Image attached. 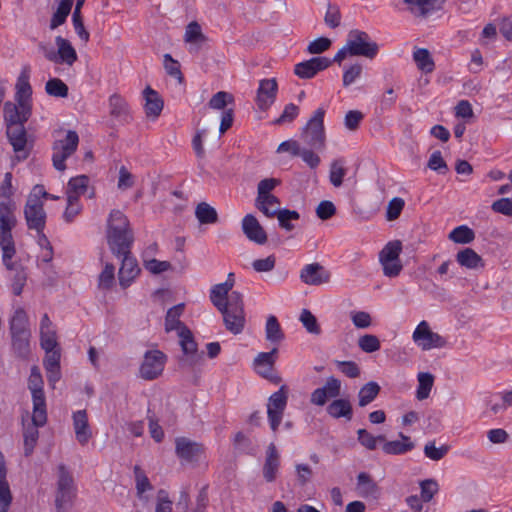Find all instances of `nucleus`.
Segmentation results:
<instances>
[{"mask_svg":"<svg viewBox=\"0 0 512 512\" xmlns=\"http://www.w3.org/2000/svg\"><path fill=\"white\" fill-rule=\"evenodd\" d=\"M234 283V274L229 273L225 282L212 287L210 301L222 314L225 328L237 335L244 330L246 320L242 294L231 291Z\"/></svg>","mask_w":512,"mask_h":512,"instance_id":"f257e3e1","label":"nucleus"},{"mask_svg":"<svg viewBox=\"0 0 512 512\" xmlns=\"http://www.w3.org/2000/svg\"><path fill=\"white\" fill-rule=\"evenodd\" d=\"M14 194L12 186V174L7 172L0 186V247L3 263L7 269L12 270L11 262L16 253L12 236V229L16 226L15 204L10 199Z\"/></svg>","mask_w":512,"mask_h":512,"instance_id":"f03ea898","label":"nucleus"},{"mask_svg":"<svg viewBox=\"0 0 512 512\" xmlns=\"http://www.w3.org/2000/svg\"><path fill=\"white\" fill-rule=\"evenodd\" d=\"M379 47L365 31L353 29L348 33L345 45L336 53L333 61L341 63L347 57L363 56L373 59Z\"/></svg>","mask_w":512,"mask_h":512,"instance_id":"7ed1b4c3","label":"nucleus"},{"mask_svg":"<svg viewBox=\"0 0 512 512\" xmlns=\"http://www.w3.org/2000/svg\"><path fill=\"white\" fill-rule=\"evenodd\" d=\"M44 382L37 366L31 368L28 378V389L32 395L33 421L38 425H45L47 422L46 398L43 390Z\"/></svg>","mask_w":512,"mask_h":512,"instance_id":"20e7f679","label":"nucleus"},{"mask_svg":"<svg viewBox=\"0 0 512 512\" xmlns=\"http://www.w3.org/2000/svg\"><path fill=\"white\" fill-rule=\"evenodd\" d=\"M325 110L320 107L316 109L306 125L302 128L301 139L310 147L322 150L326 144V133L324 128Z\"/></svg>","mask_w":512,"mask_h":512,"instance_id":"39448f33","label":"nucleus"},{"mask_svg":"<svg viewBox=\"0 0 512 512\" xmlns=\"http://www.w3.org/2000/svg\"><path fill=\"white\" fill-rule=\"evenodd\" d=\"M75 497L74 480L65 465L58 466L55 507L57 512H70Z\"/></svg>","mask_w":512,"mask_h":512,"instance_id":"423d86ee","label":"nucleus"},{"mask_svg":"<svg viewBox=\"0 0 512 512\" xmlns=\"http://www.w3.org/2000/svg\"><path fill=\"white\" fill-rule=\"evenodd\" d=\"M79 144V136L75 131L69 130L63 138H57L52 146L53 166L58 171L66 169L65 161L74 154Z\"/></svg>","mask_w":512,"mask_h":512,"instance_id":"0eeeda50","label":"nucleus"},{"mask_svg":"<svg viewBox=\"0 0 512 512\" xmlns=\"http://www.w3.org/2000/svg\"><path fill=\"white\" fill-rule=\"evenodd\" d=\"M402 251V243L399 240L388 242L379 253V262L382 265L385 276L393 278L397 277L403 265L400 260Z\"/></svg>","mask_w":512,"mask_h":512,"instance_id":"6e6552de","label":"nucleus"},{"mask_svg":"<svg viewBox=\"0 0 512 512\" xmlns=\"http://www.w3.org/2000/svg\"><path fill=\"white\" fill-rule=\"evenodd\" d=\"M412 340L422 351L439 349L446 346V339L431 330L427 321H421L412 333Z\"/></svg>","mask_w":512,"mask_h":512,"instance_id":"1a4fd4ad","label":"nucleus"},{"mask_svg":"<svg viewBox=\"0 0 512 512\" xmlns=\"http://www.w3.org/2000/svg\"><path fill=\"white\" fill-rule=\"evenodd\" d=\"M55 43L57 51L42 47L45 58L56 64L72 66L78 59L76 50L72 44L61 36L55 38Z\"/></svg>","mask_w":512,"mask_h":512,"instance_id":"9d476101","label":"nucleus"},{"mask_svg":"<svg viewBox=\"0 0 512 512\" xmlns=\"http://www.w3.org/2000/svg\"><path fill=\"white\" fill-rule=\"evenodd\" d=\"M167 357L160 350H149L144 354L142 364L139 369L140 377L144 380H154L158 378L166 363Z\"/></svg>","mask_w":512,"mask_h":512,"instance_id":"9b49d317","label":"nucleus"},{"mask_svg":"<svg viewBox=\"0 0 512 512\" xmlns=\"http://www.w3.org/2000/svg\"><path fill=\"white\" fill-rule=\"evenodd\" d=\"M288 393L285 386L274 392L268 399L267 415L270 427L275 432L283 418L285 408L287 406Z\"/></svg>","mask_w":512,"mask_h":512,"instance_id":"f8f14e48","label":"nucleus"},{"mask_svg":"<svg viewBox=\"0 0 512 512\" xmlns=\"http://www.w3.org/2000/svg\"><path fill=\"white\" fill-rule=\"evenodd\" d=\"M24 216L29 229L41 233L46 223V212L43 203H38L35 197H28L25 207Z\"/></svg>","mask_w":512,"mask_h":512,"instance_id":"ddd939ff","label":"nucleus"},{"mask_svg":"<svg viewBox=\"0 0 512 512\" xmlns=\"http://www.w3.org/2000/svg\"><path fill=\"white\" fill-rule=\"evenodd\" d=\"M341 393V381L333 376L327 378L322 387L311 393L310 402L316 406H324L328 399L337 398Z\"/></svg>","mask_w":512,"mask_h":512,"instance_id":"4468645a","label":"nucleus"},{"mask_svg":"<svg viewBox=\"0 0 512 512\" xmlns=\"http://www.w3.org/2000/svg\"><path fill=\"white\" fill-rule=\"evenodd\" d=\"M332 63L327 57H314L295 65L294 73L302 79H310L319 71L325 70Z\"/></svg>","mask_w":512,"mask_h":512,"instance_id":"2eb2a0df","label":"nucleus"},{"mask_svg":"<svg viewBox=\"0 0 512 512\" xmlns=\"http://www.w3.org/2000/svg\"><path fill=\"white\" fill-rule=\"evenodd\" d=\"M4 120L9 126L24 124L31 115V106L26 104H15L6 102L4 105Z\"/></svg>","mask_w":512,"mask_h":512,"instance_id":"dca6fc26","label":"nucleus"},{"mask_svg":"<svg viewBox=\"0 0 512 512\" xmlns=\"http://www.w3.org/2000/svg\"><path fill=\"white\" fill-rule=\"evenodd\" d=\"M179 343L182 351L185 355L181 359L183 365L193 366L197 363L199 356L197 354V344L193 339V335L188 327H181V331L178 333Z\"/></svg>","mask_w":512,"mask_h":512,"instance_id":"f3484780","label":"nucleus"},{"mask_svg":"<svg viewBox=\"0 0 512 512\" xmlns=\"http://www.w3.org/2000/svg\"><path fill=\"white\" fill-rule=\"evenodd\" d=\"M107 243L112 253L118 257L130 253L134 236L132 230L106 234Z\"/></svg>","mask_w":512,"mask_h":512,"instance_id":"a211bd4d","label":"nucleus"},{"mask_svg":"<svg viewBox=\"0 0 512 512\" xmlns=\"http://www.w3.org/2000/svg\"><path fill=\"white\" fill-rule=\"evenodd\" d=\"M300 279L307 285L317 286L328 283L330 273L319 263H311L303 267Z\"/></svg>","mask_w":512,"mask_h":512,"instance_id":"6ab92c4d","label":"nucleus"},{"mask_svg":"<svg viewBox=\"0 0 512 512\" xmlns=\"http://www.w3.org/2000/svg\"><path fill=\"white\" fill-rule=\"evenodd\" d=\"M242 230L245 236L256 244L263 245L267 242V234L264 228L252 214H247L242 219Z\"/></svg>","mask_w":512,"mask_h":512,"instance_id":"aec40b11","label":"nucleus"},{"mask_svg":"<svg viewBox=\"0 0 512 512\" xmlns=\"http://www.w3.org/2000/svg\"><path fill=\"white\" fill-rule=\"evenodd\" d=\"M176 453L186 461H197L204 453V448L197 442L181 437L176 439Z\"/></svg>","mask_w":512,"mask_h":512,"instance_id":"412c9836","label":"nucleus"},{"mask_svg":"<svg viewBox=\"0 0 512 512\" xmlns=\"http://www.w3.org/2000/svg\"><path fill=\"white\" fill-rule=\"evenodd\" d=\"M72 419L77 441L81 445H86L92 437V431L89 426L86 410H78L74 412Z\"/></svg>","mask_w":512,"mask_h":512,"instance_id":"4be33fe9","label":"nucleus"},{"mask_svg":"<svg viewBox=\"0 0 512 512\" xmlns=\"http://www.w3.org/2000/svg\"><path fill=\"white\" fill-rule=\"evenodd\" d=\"M277 93L276 79H263L260 81L257 91V104L260 109L266 110L273 104Z\"/></svg>","mask_w":512,"mask_h":512,"instance_id":"5701e85b","label":"nucleus"},{"mask_svg":"<svg viewBox=\"0 0 512 512\" xmlns=\"http://www.w3.org/2000/svg\"><path fill=\"white\" fill-rule=\"evenodd\" d=\"M40 345L44 350H53L58 347L56 330L47 314H44L40 322Z\"/></svg>","mask_w":512,"mask_h":512,"instance_id":"b1692460","label":"nucleus"},{"mask_svg":"<svg viewBox=\"0 0 512 512\" xmlns=\"http://www.w3.org/2000/svg\"><path fill=\"white\" fill-rule=\"evenodd\" d=\"M120 257H123V259L119 269V283L123 288H126L138 275L139 268L136 260L130 255V253L122 254Z\"/></svg>","mask_w":512,"mask_h":512,"instance_id":"393cba45","label":"nucleus"},{"mask_svg":"<svg viewBox=\"0 0 512 512\" xmlns=\"http://www.w3.org/2000/svg\"><path fill=\"white\" fill-rule=\"evenodd\" d=\"M143 96L145 99L144 109L146 116L156 119L163 110L164 103L161 96L149 86L144 89Z\"/></svg>","mask_w":512,"mask_h":512,"instance_id":"a878e982","label":"nucleus"},{"mask_svg":"<svg viewBox=\"0 0 512 512\" xmlns=\"http://www.w3.org/2000/svg\"><path fill=\"white\" fill-rule=\"evenodd\" d=\"M280 466L279 454L274 443H270L266 451V459L263 466V476L267 482L276 479Z\"/></svg>","mask_w":512,"mask_h":512,"instance_id":"bb28decb","label":"nucleus"},{"mask_svg":"<svg viewBox=\"0 0 512 512\" xmlns=\"http://www.w3.org/2000/svg\"><path fill=\"white\" fill-rule=\"evenodd\" d=\"M456 261L466 269L479 270L484 268V260L472 248H464L457 252Z\"/></svg>","mask_w":512,"mask_h":512,"instance_id":"cd10ccee","label":"nucleus"},{"mask_svg":"<svg viewBox=\"0 0 512 512\" xmlns=\"http://www.w3.org/2000/svg\"><path fill=\"white\" fill-rule=\"evenodd\" d=\"M276 353L277 348H274L270 352L259 353L254 360V367L256 371L264 378L272 379V370L275 363Z\"/></svg>","mask_w":512,"mask_h":512,"instance_id":"c85d7f7f","label":"nucleus"},{"mask_svg":"<svg viewBox=\"0 0 512 512\" xmlns=\"http://www.w3.org/2000/svg\"><path fill=\"white\" fill-rule=\"evenodd\" d=\"M255 207L267 218H275L283 209L281 202L275 195L255 198Z\"/></svg>","mask_w":512,"mask_h":512,"instance_id":"c756f323","label":"nucleus"},{"mask_svg":"<svg viewBox=\"0 0 512 512\" xmlns=\"http://www.w3.org/2000/svg\"><path fill=\"white\" fill-rule=\"evenodd\" d=\"M207 40L198 22L192 21L186 26L184 41L191 45V51L197 52Z\"/></svg>","mask_w":512,"mask_h":512,"instance_id":"7c9ffc66","label":"nucleus"},{"mask_svg":"<svg viewBox=\"0 0 512 512\" xmlns=\"http://www.w3.org/2000/svg\"><path fill=\"white\" fill-rule=\"evenodd\" d=\"M356 490L361 497L376 498L379 494V487L373 478L366 472L357 476Z\"/></svg>","mask_w":512,"mask_h":512,"instance_id":"2f4dec72","label":"nucleus"},{"mask_svg":"<svg viewBox=\"0 0 512 512\" xmlns=\"http://www.w3.org/2000/svg\"><path fill=\"white\" fill-rule=\"evenodd\" d=\"M12 501L9 484L6 481V466L2 452H0V512H7Z\"/></svg>","mask_w":512,"mask_h":512,"instance_id":"473e14b6","label":"nucleus"},{"mask_svg":"<svg viewBox=\"0 0 512 512\" xmlns=\"http://www.w3.org/2000/svg\"><path fill=\"white\" fill-rule=\"evenodd\" d=\"M399 437L400 440L388 441L383 444L382 450L384 453L389 455H401L414 448V443L411 441L410 437L403 433H400Z\"/></svg>","mask_w":512,"mask_h":512,"instance_id":"72a5a7b5","label":"nucleus"},{"mask_svg":"<svg viewBox=\"0 0 512 512\" xmlns=\"http://www.w3.org/2000/svg\"><path fill=\"white\" fill-rule=\"evenodd\" d=\"M110 115L122 122L130 121V112L127 102L117 94L109 98Z\"/></svg>","mask_w":512,"mask_h":512,"instance_id":"f704fd0d","label":"nucleus"},{"mask_svg":"<svg viewBox=\"0 0 512 512\" xmlns=\"http://www.w3.org/2000/svg\"><path fill=\"white\" fill-rule=\"evenodd\" d=\"M7 136L15 152H23L27 144L24 124L7 127Z\"/></svg>","mask_w":512,"mask_h":512,"instance_id":"c9c22d12","label":"nucleus"},{"mask_svg":"<svg viewBox=\"0 0 512 512\" xmlns=\"http://www.w3.org/2000/svg\"><path fill=\"white\" fill-rule=\"evenodd\" d=\"M439 0H404L409 11L416 17L425 18L435 10Z\"/></svg>","mask_w":512,"mask_h":512,"instance_id":"e433bc0d","label":"nucleus"},{"mask_svg":"<svg viewBox=\"0 0 512 512\" xmlns=\"http://www.w3.org/2000/svg\"><path fill=\"white\" fill-rule=\"evenodd\" d=\"M327 413L335 419L343 417L346 418L347 420H351V403L347 399H335L327 406Z\"/></svg>","mask_w":512,"mask_h":512,"instance_id":"4c0bfd02","label":"nucleus"},{"mask_svg":"<svg viewBox=\"0 0 512 512\" xmlns=\"http://www.w3.org/2000/svg\"><path fill=\"white\" fill-rule=\"evenodd\" d=\"M131 230L129 220L120 210H112L107 220L106 234Z\"/></svg>","mask_w":512,"mask_h":512,"instance_id":"58836bf2","label":"nucleus"},{"mask_svg":"<svg viewBox=\"0 0 512 512\" xmlns=\"http://www.w3.org/2000/svg\"><path fill=\"white\" fill-rule=\"evenodd\" d=\"M10 333L11 335L30 334L28 328V316L25 310L18 307L10 320Z\"/></svg>","mask_w":512,"mask_h":512,"instance_id":"ea45409f","label":"nucleus"},{"mask_svg":"<svg viewBox=\"0 0 512 512\" xmlns=\"http://www.w3.org/2000/svg\"><path fill=\"white\" fill-rule=\"evenodd\" d=\"M16 90L17 103L30 105L32 88L29 83V74L27 71H23L18 77Z\"/></svg>","mask_w":512,"mask_h":512,"instance_id":"a19ab883","label":"nucleus"},{"mask_svg":"<svg viewBox=\"0 0 512 512\" xmlns=\"http://www.w3.org/2000/svg\"><path fill=\"white\" fill-rule=\"evenodd\" d=\"M44 425H38L33 420L31 424L24 426L23 438H24V453L29 456L33 453L34 448L39 438V427Z\"/></svg>","mask_w":512,"mask_h":512,"instance_id":"79ce46f5","label":"nucleus"},{"mask_svg":"<svg viewBox=\"0 0 512 512\" xmlns=\"http://www.w3.org/2000/svg\"><path fill=\"white\" fill-rule=\"evenodd\" d=\"M413 60L422 72L431 73L435 68L434 60L426 48H416L413 52Z\"/></svg>","mask_w":512,"mask_h":512,"instance_id":"37998d69","label":"nucleus"},{"mask_svg":"<svg viewBox=\"0 0 512 512\" xmlns=\"http://www.w3.org/2000/svg\"><path fill=\"white\" fill-rule=\"evenodd\" d=\"M346 174L347 168L345 167L344 159H335L330 163L329 181L334 187L338 188L343 184V179Z\"/></svg>","mask_w":512,"mask_h":512,"instance_id":"c03bdc74","label":"nucleus"},{"mask_svg":"<svg viewBox=\"0 0 512 512\" xmlns=\"http://www.w3.org/2000/svg\"><path fill=\"white\" fill-rule=\"evenodd\" d=\"M434 375L429 372H420L417 375L418 387L416 390V398L420 401L429 397L434 385Z\"/></svg>","mask_w":512,"mask_h":512,"instance_id":"a18cd8bd","label":"nucleus"},{"mask_svg":"<svg viewBox=\"0 0 512 512\" xmlns=\"http://www.w3.org/2000/svg\"><path fill=\"white\" fill-rule=\"evenodd\" d=\"M184 311V304H178L171 307L166 314L165 318V330L170 332L177 330L178 333L181 331V327H186L180 320V316Z\"/></svg>","mask_w":512,"mask_h":512,"instance_id":"49530a36","label":"nucleus"},{"mask_svg":"<svg viewBox=\"0 0 512 512\" xmlns=\"http://www.w3.org/2000/svg\"><path fill=\"white\" fill-rule=\"evenodd\" d=\"M380 386L374 381L363 385L358 392V405L365 407L369 405L379 394Z\"/></svg>","mask_w":512,"mask_h":512,"instance_id":"de8ad7c7","label":"nucleus"},{"mask_svg":"<svg viewBox=\"0 0 512 512\" xmlns=\"http://www.w3.org/2000/svg\"><path fill=\"white\" fill-rule=\"evenodd\" d=\"M85 0H77L76 6L72 15V23L75 29L76 34L79 36L81 40H83L84 43H87L89 41V32L86 30L82 15H81V8L84 4Z\"/></svg>","mask_w":512,"mask_h":512,"instance_id":"09e8293b","label":"nucleus"},{"mask_svg":"<svg viewBox=\"0 0 512 512\" xmlns=\"http://www.w3.org/2000/svg\"><path fill=\"white\" fill-rule=\"evenodd\" d=\"M195 216L201 224H214L218 221L217 211L206 202L196 206Z\"/></svg>","mask_w":512,"mask_h":512,"instance_id":"8fccbe9b","label":"nucleus"},{"mask_svg":"<svg viewBox=\"0 0 512 512\" xmlns=\"http://www.w3.org/2000/svg\"><path fill=\"white\" fill-rule=\"evenodd\" d=\"M265 335L266 339L274 344H277L284 339V333L282 331V328L277 318L273 315H270L267 318L265 326Z\"/></svg>","mask_w":512,"mask_h":512,"instance_id":"3c124183","label":"nucleus"},{"mask_svg":"<svg viewBox=\"0 0 512 512\" xmlns=\"http://www.w3.org/2000/svg\"><path fill=\"white\" fill-rule=\"evenodd\" d=\"M74 0H61L56 12L53 14L51 19L50 27L55 29L56 27L63 24L69 15Z\"/></svg>","mask_w":512,"mask_h":512,"instance_id":"603ef678","label":"nucleus"},{"mask_svg":"<svg viewBox=\"0 0 512 512\" xmlns=\"http://www.w3.org/2000/svg\"><path fill=\"white\" fill-rule=\"evenodd\" d=\"M12 348L20 358H26L30 352V334L11 335Z\"/></svg>","mask_w":512,"mask_h":512,"instance_id":"864d4df0","label":"nucleus"},{"mask_svg":"<svg viewBox=\"0 0 512 512\" xmlns=\"http://www.w3.org/2000/svg\"><path fill=\"white\" fill-rule=\"evenodd\" d=\"M449 239L455 243L468 244L475 238L474 231L469 227L462 225L456 227L449 233Z\"/></svg>","mask_w":512,"mask_h":512,"instance_id":"5fc2aeb1","label":"nucleus"},{"mask_svg":"<svg viewBox=\"0 0 512 512\" xmlns=\"http://www.w3.org/2000/svg\"><path fill=\"white\" fill-rule=\"evenodd\" d=\"M45 91L48 95L58 98L68 96V86L59 78H52L45 84Z\"/></svg>","mask_w":512,"mask_h":512,"instance_id":"6e6d98bb","label":"nucleus"},{"mask_svg":"<svg viewBox=\"0 0 512 512\" xmlns=\"http://www.w3.org/2000/svg\"><path fill=\"white\" fill-rule=\"evenodd\" d=\"M299 320L308 333L313 335H319L321 333V328L317 318L308 309H303L301 311Z\"/></svg>","mask_w":512,"mask_h":512,"instance_id":"4d7b16f0","label":"nucleus"},{"mask_svg":"<svg viewBox=\"0 0 512 512\" xmlns=\"http://www.w3.org/2000/svg\"><path fill=\"white\" fill-rule=\"evenodd\" d=\"M279 226L286 230L292 231L295 228L293 221H297L300 218V215L295 210L283 209L277 216Z\"/></svg>","mask_w":512,"mask_h":512,"instance_id":"13d9d810","label":"nucleus"},{"mask_svg":"<svg viewBox=\"0 0 512 512\" xmlns=\"http://www.w3.org/2000/svg\"><path fill=\"white\" fill-rule=\"evenodd\" d=\"M135 481H136V489L137 495L140 500H145L144 493L148 490L152 489V486L149 482V479L145 475L144 471L139 467H134Z\"/></svg>","mask_w":512,"mask_h":512,"instance_id":"bf43d9fd","label":"nucleus"},{"mask_svg":"<svg viewBox=\"0 0 512 512\" xmlns=\"http://www.w3.org/2000/svg\"><path fill=\"white\" fill-rule=\"evenodd\" d=\"M358 441L362 446L369 450H374L377 447L378 442H384L385 437L383 435L373 436L365 429H359L357 431Z\"/></svg>","mask_w":512,"mask_h":512,"instance_id":"052dcab7","label":"nucleus"},{"mask_svg":"<svg viewBox=\"0 0 512 512\" xmlns=\"http://www.w3.org/2000/svg\"><path fill=\"white\" fill-rule=\"evenodd\" d=\"M325 24L332 29H335L341 24V12L339 6L336 4L328 3L327 11L324 16Z\"/></svg>","mask_w":512,"mask_h":512,"instance_id":"680f3d73","label":"nucleus"},{"mask_svg":"<svg viewBox=\"0 0 512 512\" xmlns=\"http://www.w3.org/2000/svg\"><path fill=\"white\" fill-rule=\"evenodd\" d=\"M449 451V446L442 445L440 447L435 446L434 441H430L424 446V454L427 458L433 461L441 460Z\"/></svg>","mask_w":512,"mask_h":512,"instance_id":"e2e57ef3","label":"nucleus"},{"mask_svg":"<svg viewBox=\"0 0 512 512\" xmlns=\"http://www.w3.org/2000/svg\"><path fill=\"white\" fill-rule=\"evenodd\" d=\"M358 346L366 353H373L380 349V340L377 336L366 334L358 339Z\"/></svg>","mask_w":512,"mask_h":512,"instance_id":"0e129e2a","label":"nucleus"},{"mask_svg":"<svg viewBox=\"0 0 512 512\" xmlns=\"http://www.w3.org/2000/svg\"><path fill=\"white\" fill-rule=\"evenodd\" d=\"M89 177L86 175H79L69 180L67 189L73 191L76 194L84 195L88 189Z\"/></svg>","mask_w":512,"mask_h":512,"instance_id":"69168bd1","label":"nucleus"},{"mask_svg":"<svg viewBox=\"0 0 512 512\" xmlns=\"http://www.w3.org/2000/svg\"><path fill=\"white\" fill-rule=\"evenodd\" d=\"M115 267L112 264H106L103 271L98 278V286L100 289L107 290L112 287L114 283Z\"/></svg>","mask_w":512,"mask_h":512,"instance_id":"338daca9","label":"nucleus"},{"mask_svg":"<svg viewBox=\"0 0 512 512\" xmlns=\"http://www.w3.org/2000/svg\"><path fill=\"white\" fill-rule=\"evenodd\" d=\"M280 184V180L276 178H265L261 180L257 185V196L256 198H263L266 196H272V191Z\"/></svg>","mask_w":512,"mask_h":512,"instance_id":"774afa93","label":"nucleus"}]
</instances>
